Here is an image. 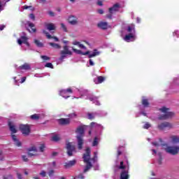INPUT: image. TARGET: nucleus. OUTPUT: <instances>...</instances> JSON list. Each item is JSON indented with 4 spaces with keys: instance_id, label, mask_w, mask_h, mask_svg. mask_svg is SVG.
I'll list each match as a JSON object with an SVG mask.
<instances>
[{
    "instance_id": "obj_48",
    "label": "nucleus",
    "mask_w": 179,
    "mask_h": 179,
    "mask_svg": "<svg viewBox=\"0 0 179 179\" xmlns=\"http://www.w3.org/2000/svg\"><path fill=\"white\" fill-rule=\"evenodd\" d=\"M75 178L76 179H85V176H83V174H80L78 176H76Z\"/></svg>"
},
{
    "instance_id": "obj_54",
    "label": "nucleus",
    "mask_w": 179,
    "mask_h": 179,
    "mask_svg": "<svg viewBox=\"0 0 179 179\" xmlns=\"http://www.w3.org/2000/svg\"><path fill=\"white\" fill-rule=\"evenodd\" d=\"M158 155L159 156V164H162V160H163V158L162 157V153L159 152Z\"/></svg>"
},
{
    "instance_id": "obj_43",
    "label": "nucleus",
    "mask_w": 179,
    "mask_h": 179,
    "mask_svg": "<svg viewBox=\"0 0 179 179\" xmlns=\"http://www.w3.org/2000/svg\"><path fill=\"white\" fill-rule=\"evenodd\" d=\"M150 127H152V125H150V124L149 122H146L144 124L143 128H144V129H149V128H150Z\"/></svg>"
},
{
    "instance_id": "obj_27",
    "label": "nucleus",
    "mask_w": 179,
    "mask_h": 179,
    "mask_svg": "<svg viewBox=\"0 0 179 179\" xmlns=\"http://www.w3.org/2000/svg\"><path fill=\"white\" fill-rule=\"evenodd\" d=\"M60 96L62 97H64V99H68V90H62L59 92Z\"/></svg>"
},
{
    "instance_id": "obj_2",
    "label": "nucleus",
    "mask_w": 179,
    "mask_h": 179,
    "mask_svg": "<svg viewBox=\"0 0 179 179\" xmlns=\"http://www.w3.org/2000/svg\"><path fill=\"white\" fill-rule=\"evenodd\" d=\"M91 153H92V151L90 150V148H87L85 150V153L83 154V162H84V163H86V166L84 169V173H87V171H89V170H90V169H92V167H93L92 162H90Z\"/></svg>"
},
{
    "instance_id": "obj_57",
    "label": "nucleus",
    "mask_w": 179,
    "mask_h": 179,
    "mask_svg": "<svg viewBox=\"0 0 179 179\" xmlns=\"http://www.w3.org/2000/svg\"><path fill=\"white\" fill-rule=\"evenodd\" d=\"M98 13H99V15H103V13H104V10H103V9H99L97 10Z\"/></svg>"
},
{
    "instance_id": "obj_41",
    "label": "nucleus",
    "mask_w": 179,
    "mask_h": 179,
    "mask_svg": "<svg viewBox=\"0 0 179 179\" xmlns=\"http://www.w3.org/2000/svg\"><path fill=\"white\" fill-rule=\"evenodd\" d=\"M45 149V144H41V145L39 147L40 152H41L43 153L44 152Z\"/></svg>"
},
{
    "instance_id": "obj_46",
    "label": "nucleus",
    "mask_w": 179,
    "mask_h": 179,
    "mask_svg": "<svg viewBox=\"0 0 179 179\" xmlns=\"http://www.w3.org/2000/svg\"><path fill=\"white\" fill-rule=\"evenodd\" d=\"M45 66H46V68H51L52 69L54 68V66H52V63H47Z\"/></svg>"
},
{
    "instance_id": "obj_40",
    "label": "nucleus",
    "mask_w": 179,
    "mask_h": 179,
    "mask_svg": "<svg viewBox=\"0 0 179 179\" xmlns=\"http://www.w3.org/2000/svg\"><path fill=\"white\" fill-rule=\"evenodd\" d=\"M59 136L58 135H55L52 137V141L53 142H58L59 141Z\"/></svg>"
},
{
    "instance_id": "obj_22",
    "label": "nucleus",
    "mask_w": 179,
    "mask_h": 179,
    "mask_svg": "<svg viewBox=\"0 0 179 179\" xmlns=\"http://www.w3.org/2000/svg\"><path fill=\"white\" fill-rule=\"evenodd\" d=\"M73 51L76 52V54H78L79 55H88L90 53V51H87L85 52H82L80 50L73 48Z\"/></svg>"
},
{
    "instance_id": "obj_60",
    "label": "nucleus",
    "mask_w": 179,
    "mask_h": 179,
    "mask_svg": "<svg viewBox=\"0 0 179 179\" xmlns=\"http://www.w3.org/2000/svg\"><path fill=\"white\" fill-rule=\"evenodd\" d=\"M48 15H50V16H55L54 12L52 11H49Z\"/></svg>"
},
{
    "instance_id": "obj_36",
    "label": "nucleus",
    "mask_w": 179,
    "mask_h": 179,
    "mask_svg": "<svg viewBox=\"0 0 179 179\" xmlns=\"http://www.w3.org/2000/svg\"><path fill=\"white\" fill-rule=\"evenodd\" d=\"M49 45H50L51 47H53V48H56L57 50H60V48H61V45H59L57 43H50Z\"/></svg>"
},
{
    "instance_id": "obj_13",
    "label": "nucleus",
    "mask_w": 179,
    "mask_h": 179,
    "mask_svg": "<svg viewBox=\"0 0 179 179\" xmlns=\"http://www.w3.org/2000/svg\"><path fill=\"white\" fill-rule=\"evenodd\" d=\"M75 150V145H72L71 143H68V156H73V153Z\"/></svg>"
},
{
    "instance_id": "obj_37",
    "label": "nucleus",
    "mask_w": 179,
    "mask_h": 179,
    "mask_svg": "<svg viewBox=\"0 0 179 179\" xmlns=\"http://www.w3.org/2000/svg\"><path fill=\"white\" fill-rule=\"evenodd\" d=\"M31 120H34L35 121H37L38 120H40V116L37 114H34L30 116Z\"/></svg>"
},
{
    "instance_id": "obj_52",
    "label": "nucleus",
    "mask_w": 179,
    "mask_h": 179,
    "mask_svg": "<svg viewBox=\"0 0 179 179\" xmlns=\"http://www.w3.org/2000/svg\"><path fill=\"white\" fill-rule=\"evenodd\" d=\"M98 124H97V123H96V122H91V124H90V127L91 128H93L94 127H96V126H97Z\"/></svg>"
},
{
    "instance_id": "obj_59",
    "label": "nucleus",
    "mask_w": 179,
    "mask_h": 179,
    "mask_svg": "<svg viewBox=\"0 0 179 179\" xmlns=\"http://www.w3.org/2000/svg\"><path fill=\"white\" fill-rule=\"evenodd\" d=\"M24 82H26V77H23L22 78V80H21L20 83H24Z\"/></svg>"
},
{
    "instance_id": "obj_11",
    "label": "nucleus",
    "mask_w": 179,
    "mask_h": 179,
    "mask_svg": "<svg viewBox=\"0 0 179 179\" xmlns=\"http://www.w3.org/2000/svg\"><path fill=\"white\" fill-rule=\"evenodd\" d=\"M77 92H79V90H78L75 87H71L68 89V98L71 97L72 99H75V96H72V94H75Z\"/></svg>"
},
{
    "instance_id": "obj_20",
    "label": "nucleus",
    "mask_w": 179,
    "mask_h": 179,
    "mask_svg": "<svg viewBox=\"0 0 179 179\" xmlns=\"http://www.w3.org/2000/svg\"><path fill=\"white\" fill-rule=\"evenodd\" d=\"M105 78L103 76H99L96 78H94V82L96 85H99L100 83H103L104 82Z\"/></svg>"
},
{
    "instance_id": "obj_8",
    "label": "nucleus",
    "mask_w": 179,
    "mask_h": 179,
    "mask_svg": "<svg viewBox=\"0 0 179 179\" xmlns=\"http://www.w3.org/2000/svg\"><path fill=\"white\" fill-rule=\"evenodd\" d=\"M62 42L64 43V44H66V45L64 46V50L61 51L62 56H61L60 59H64V58H65V57H66V55H68V45H66L68 41L65 39H62Z\"/></svg>"
},
{
    "instance_id": "obj_1",
    "label": "nucleus",
    "mask_w": 179,
    "mask_h": 179,
    "mask_svg": "<svg viewBox=\"0 0 179 179\" xmlns=\"http://www.w3.org/2000/svg\"><path fill=\"white\" fill-rule=\"evenodd\" d=\"M86 127L87 126H79L76 129V134H78L76 136L78 150H82L83 149V143H85L83 136H85V129H86Z\"/></svg>"
},
{
    "instance_id": "obj_42",
    "label": "nucleus",
    "mask_w": 179,
    "mask_h": 179,
    "mask_svg": "<svg viewBox=\"0 0 179 179\" xmlns=\"http://www.w3.org/2000/svg\"><path fill=\"white\" fill-rule=\"evenodd\" d=\"M34 43L37 45V47H43V43L41 42H40V41L35 40Z\"/></svg>"
},
{
    "instance_id": "obj_55",
    "label": "nucleus",
    "mask_w": 179,
    "mask_h": 179,
    "mask_svg": "<svg viewBox=\"0 0 179 179\" xmlns=\"http://www.w3.org/2000/svg\"><path fill=\"white\" fill-rule=\"evenodd\" d=\"M39 174L42 177H45V176H46V173L44 171H42Z\"/></svg>"
},
{
    "instance_id": "obj_39",
    "label": "nucleus",
    "mask_w": 179,
    "mask_h": 179,
    "mask_svg": "<svg viewBox=\"0 0 179 179\" xmlns=\"http://www.w3.org/2000/svg\"><path fill=\"white\" fill-rule=\"evenodd\" d=\"M99 145V138L94 137L92 142V146H97Z\"/></svg>"
},
{
    "instance_id": "obj_56",
    "label": "nucleus",
    "mask_w": 179,
    "mask_h": 179,
    "mask_svg": "<svg viewBox=\"0 0 179 179\" xmlns=\"http://www.w3.org/2000/svg\"><path fill=\"white\" fill-rule=\"evenodd\" d=\"M29 18H30L31 20H34V19H36V17L34 16V14H30V15H29Z\"/></svg>"
},
{
    "instance_id": "obj_64",
    "label": "nucleus",
    "mask_w": 179,
    "mask_h": 179,
    "mask_svg": "<svg viewBox=\"0 0 179 179\" xmlns=\"http://www.w3.org/2000/svg\"><path fill=\"white\" fill-rule=\"evenodd\" d=\"M137 23H141V19L139 17L136 18Z\"/></svg>"
},
{
    "instance_id": "obj_7",
    "label": "nucleus",
    "mask_w": 179,
    "mask_h": 179,
    "mask_svg": "<svg viewBox=\"0 0 179 179\" xmlns=\"http://www.w3.org/2000/svg\"><path fill=\"white\" fill-rule=\"evenodd\" d=\"M157 128L159 131H164V129H171V128H173V125L169 122H164L159 124Z\"/></svg>"
},
{
    "instance_id": "obj_53",
    "label": "nucleus",
    "mask_w": 179,
    "mask_h": 179,
    "mask_svg": "<svg viewBox=\"0 0 179 179\" xmlns=\"http://www.w3.org/2000/svg\"><path fill=\"white\" fill-rule=\"evenodd\" d=\"M22 160L24 162H29V159H27V157L26 155H22Z\"/></svg>"
},
{
    "instance_id": "obj_50",
    "label": "nucleus",
    "mask_w": 179,
    "mask_h": 179,
    "mask_svg": "<svg viewBox=\"0 0 179 179\" xmlns=\"http://www.w3.org/2000/svg\"><path fill=\"white\" fill-rule=\"evenodd\" d=\"M173 36H176L177 37H179V31H178V30H176V31L173 33Z\"/></svg>"
},
{
    "instance_id": "obj_33",
    "label": "nucleus",
    "mask_w": 179,
    "mask_h": 179,
    "mask_svg": "<svg viewBox=\"0 0 179 179\" xmlns=\"http://www.w3.org/2000/svg\"><path fill=\"white\" fill-rule=\"evenodd\" d=\"M173 143H179V136H171Z\"/></svg>"
},
{
    "instance_id": "obj_26",
    "label": "nucleus",
    "mask_w": 179,
    "mask_h": 179,
    "mask_svg": "<svg viewBox=\"0 0 179 179\" xmlns=\"http://www.w3.org/2000/svg\"><path fill=\"white\" fill-rule=\"evenodd\" d=\"M57 122L59 125H66L68 124V119L61 118L57 120Z\"/></svg>"
},
{
    "instance_id": "obj_32",
    "label": "nucleus",
    "mask_w": 179,
    "mask_h": 179,
    "mask_svg": "<svg viewBox=\"0 0 179 179\" xmlns=\"http://www.w3.org/2000/svg\"><path fill=\"white\" fill-rule=\"evenodd\" d=\"M43 33H44V34L46 35L47 38H54V40L55 41H59V39H58V38L57 36L52 37V36H51V35H50V34H48V32H47L45 31H43Z\"/></svg>"
},
{
    "instance_id": "obj_16",
    "label": "nucleus",
    "mask_w": 179,
    "mask_h": 179,
    "mask_svg": "<svg viewBox=\"0 0 179 179\" xmlns=\"http://www.w3.org/2000/svg\"><path fill=\"white\" fill-rule=\"evenodd\" d=\"M97 27L102 30H107V29H108V22H100L97 24Z\"/></svg>"
},
{
    "instance_id": "obj_19",
    "label": "nucleus",
    "mask_w": 179,
    "mask_h": 179,
    "mask_svg": "<svg viewBox=\"0 0 179 179\" xmlns=\"http://www.w3.org/2000/svg\"><path fill=\"white\" fill-rule=\"evenodd\" d=\"M25 24L26 26H29V27L31 29V31L29 29V33H36V28H33L34 27V24H33V22H30V21H27Z\"/></svg>"
},
{
    "instance_id": "obj_25",
    "label": "nucleus",
    "mask_w": 179,
    "mask_h": 179,
    "mask_svg": "<svg viewBox=\"0 0 179 179\" xmlns=\"http://www.w3.org/2000/svg\"><path fill=\"white\" fill-rule=\"evenodd\" d=\"M72 44L73 45H78L80 48H83V50H86V46H85L83 44H80V42L78 41H73Z\"/></svg>"
},
{
    "instance_id": "obj_23",
    "label": "nucleus",
    "mask_w": 179,
    "mask_h": 179,
    "mask_svg": "<svg viewBox=\"0 0 179 179\" xmlns=\"http://www.w3.org/2000/svg\"><path fill=\"white\" fill-rule=\"evenodd\" d=\"M8 127L12 134H16V132H17V130L16 129L15 125L12 124V122H8Z\"/></svg>"
},
{
    "instance_id": "obj_17",
    "label": "nucleus",
    "mask_w": 179,
    "mask_h": 179,
    "mask_svg": "<svg viewBox=\"0 0 179 179\" xmlns=\"http://www.w3.org/2000/svg\"><path fill=\"white\" fill-rule=\"evenodd\" d=\"M120 179H129V172L128 170H122L121 171Z\"/></svg>"
},
{
    "instance_id": "obj_5",
    "label": "nucleus",
    "mask_w": 179,
    "mask_h": 179,
    "mask_svg": "<svg viewBox=\"0 0 179 179\" xmlns=\"http://www.w3.org/2000/svg\"><path fill=\"white\" fill-rule=\"evenodd\" d=\"M20 131H21L22 135L24 136H29L30 132H31V125L29 124H20Z\"/></svg>"
},
{
    "instance_id": "obj_12",
    "label": "nucleus",
    "mask_w": 179,
    "mask_h": 179,
    "mask_svg": "<svg viewBox=\"0 0 179 179\" xmlns=\"http://www.w3.org/2000/svg\"><path fill=\"white\" fill-rule=\"evenodd\" d=\"M68 22L72 26H76V24H78V17L73 15H71L69 17Z\"/></svg>"
},
{
    "instance_id": "obj_38",
    "label": "nucleus",
    "mask_w": 179,
    "mask_h": 179,
    "mask_svg": "<svg viewBox=\"0 0 179 179\" xmlns=\"http://www.w3.org/2000/svg\"><path fill=\"white\" fill-rule=\"evenodd\" d=\"M119 170H125L127 169V166L124 165V161L120 162V164L118 166Z\"/></svg>"
},
{
    "instance_id": "obj_45",
    "label": "nucleus",
    "mask_w": 179,
    "mask_h": 179,
    "mask_svg": "<svg viewBox=\"0 0 179 179\" xmlns=\"http://www.w3.org/2000/svg\"><path fill=\"white\" fill-rule=\"evenodd\" d=\"M87 116L89 120H94V115L93 113H88Z\"/></svg>"
},
{
    "instance_id": "obj_3",
    "label": "nucleus",
    "mask_w": 179,
    "mask_h": 179,
    "mask_svg": "<svg viewBox=\"0 0 179 179\" xmlns=\"http://www.w3.org/2000/svg\"><path fill=\"white\" fill-rule=\"evenodd\" d=\"M80 98L84 99L85 96H86V99H88L90 101H92L94 104L96 106H100V101L98 100L97 96H94V95H87V91L84 90L82 92H80Z\"/></svg>"
},
{
    "instance_id": "obj_21",
    "label": "nucleus",
    "mask_w": 179,
    "mask_h": 179,
    "mask_svg": "<svg viewBox=\"0 0 179 179\" xmlns=\"http://www.w3.org/2000/svg\"><path fill=\"white\" fill-rule=\"evenodd\" d=\"M20 71H29L30 70V64L25 63L18 69Z\"/></svg>"
},
{
    "instance_id": "obj_35",
    "label": "nucleus",
    "mask_w": 179,
    "mask_h": 179,
    "mask_svg": "<svg viewBox=\"0 0 179 179\" xmlns=\"http://www.w3.org/2000/svg\"><path fill=\"white\" fill-rule=\"evenodd\" d=\"M75 164H76V159L69 161L68 167H73V166H75Z\"/></svg>"
},
{
    "instance_id": "obj_9",
    "label": "nucleus",
    "mask_w": 179,
    "mask_h": 179,
    "mask_svg": "<svg viewBox=\"0 0 179 179\" xmlns=\"http://www.w3.org/2000/svg\"><path fill=\"white\" fill-rule=\"evenodd\" d=\"M27 40L28 38L24 34V36H21L20 38L17 40V43L20 45H22V44H25L27 48H29V47H30V44L29 43V42H27Z\"/></svg>"
},
{
    "instance_id": "obj_15",
    "label": "nucleus",
    "mask_w": 179,
    "mask_h": 179,
    "mask_svg": "<svg viewBox=\"0 0 179 179\" xmlns=\"http://www.w3.org/2000/svg\"><path fill=\"white\" fill-rule=\"evenodd\" d=\"M174 113H166L164 115L159 117V120H168V118H173Z\"/></svg>"
},
{
    "instance_id": "obj_10",
    "label": "nucleus",
    "mask_w": 179,
    "mask_h": 179,
    "mask_svg": "<svg viewBox=\"0 0 179 179\" xmlns=\"http://www.w3.org/2000/svg\"><path fill=\"white\" fill-rule=\"evenodd\" d=\"M136 39V36L134 33H130L126 35L123 38V40H124V41H127V43H131V41H135Z\"/></svg>"
},
{
    "instance_id": "obj_47",
    "label": "nucleus",
    "mask_w": 179,
    "mask_h": 179,
    "mask_svg": "<svg viewBox=\"0 0 179 179\" xmlns=\"http://www.w3.org/2000/svg\"><path fill=\"white\" fill-rule=\"evenodd\" d=\"M41 58H42V59H43L44 61H50V57H48V56L42 55L41 56Z\"/></svg>"
},
{
    "instance_id": "obj_63",
    "label": "nucleus",
    "mask_w": 179,
    "mask_h": 179,
    "mask_svg": "<svg viewBox=\"0 0 179 179\" xmlns=\"http://www.w3.org/2000/svg\"><path fill=\"white\" fill-rule=\"evenodd\" d=\"M3 179H12V176H9L8 177H4Z\"/></svg>"
},
{
    "instance_id": "obj_58",
    "label": "nucleus",
    "mask_w": 179,
    "mask_h": 179,
    "mask_svg": "<svg viewBox=\"0 0 179 179\" xmlns=\"http://www.w3.org/2000/svg\"><path fill=\"white\" fill-rule=\"evenodd\" d=\"M90 65H91V66H94V62H93V60L90 59Z\"/></svg>"
},
{
    "instance_id": "obj_61",
    "label": "nucleus",
    "mask_w": 179,
    "mask_h": 179,
    "mask_svg": "<svg viewBox=\"0 0 179 179\" xmlns=\"http://www.w3.org/2000/svg\"><path fill=\"white\" fill-rule=\"evenodd\" d=\"M17 176L18 179H22V174L20 173H17Z\"/></svg>"
},
{
    "instance_id": "obj_34",
    "label": "nucleus",
    "mask_w": 179,
    "mask_h": 179,
    "mask_svg": "<svg viewBox=\"0 0 179 179\" xmlns=\"http://www.w3.org/2000/svg\"><path fill=\"white\" fill-rule=\"evenodd\" d=\"M159 111H160L161 113H171V111H170V108H166L165 106L159 108Z\"/></svg>"
},
{
    "instance_id": "obj_14",
    "label": "nucleus",
    "mask_w": 179,
    "mask_h": 179,
    "mask_svg": "<svg viewBox=\"0 0 179 179\" xmlns=\"http://www.w3.org/2000/svg\"><path fill=\"white\" fill-rule=\"evenodd\" d=\"M11 137L14 142V145H15V146H17V148H22V142H20L17 139V136H16V135H15V134H12Z\"/></svg>"
},
{
    "instance_id": "obj_31",
    "label": "nucleus",
    "mask_w": 179,
    "mask_h": 179,
    "mask_svg": "<svg viewBox=\"0 0 179 179\" xmlns=\"http://www.w3.org/2000/svg\"><path fill=\"white\" fill-rule=\"evenodd\" d=\"M46 29H48L49 30V31H51L52 30H55V25L54 24H47L45 25Z\"/></svg>"
},
{
    "instance_id": "obj_51",
    "label": "nucleus",
    "mask_w": 179,
    "mask_h": 179,
    "mask_svg": "<svg viewBox=\"0 0 179 179\" xmlns=\"http://www.w3.org/2000/svg\"><path fill=\"white\" fill-rule=\"evenodd\" d=\"M54 170H50L49 172H48V176L49 177H52V176H54Z\"/></svg>"
},
{
    "instance_id": "obj_18",
    "label": "nucleus",
    "mask_w": 179,
    "mask_h": 179,
    "mask_svg": "<svg viewBox=\"0 0 179 179\" xmlns=\"http://www.w3.org/2000/svg\"><path fill=\"white\" fill-rule=\"evenodd\" d=\"M31 152H34L35 153H37V148H36V146H32L28 149V156H29V157H33V156H36V154H33Z\"/></svg>"
},
{
    "instance_id": "obj_4",
    "label": "nucleus",
    "mask_w": 179,
    "mask_h": 179,
    "mask_svg": "<svg viewBox=\"0 0 179 179\" xmlns=\"http://www.w3.org/2000/svg\"><path fill=\"white\" fill-rule=\"evenodd\" d=\"M121 6H120L119 3L114 4L113 7H110L109 8V14L106 15V17L108 19H113V15H114V13H115L116 12H118Z\"/></svg>"
},
{
    "instance_id": "obj_49",
    "label": "nucleus",
    "mask_w": 179,
    "mask_h": 179,
    "mask_svg": "<svg viewBox=\"0 0 179 179\" xmlns=\"http://www.w3.org/2000/svg\"><path fill=\"white\" fill-rule=\"evenodd\" d=\"M22 9H24V10L33 9V7L31 6H24L22 7Z\"/></svg>"
},
{
    "instance_id": "obj_62",
    "label": "nucleus",
    "mask_w": 179,
    "mask_h": 179,
    "mask_svg": "<svg viewBox=\"0 0 179 179\" xmlns=\"http://www.w3.org/2000/svg\"><path fill=\"white\" fill-rule=\"evenodd\" d=\"M3 29H5V25H0V30L2 31Z\"/></svg>"
},
{
    "instance_id": "obj_30",
    "label": "nucleus",
    "mask_w": 179,
    "mask_h": 179,
    "mask_svg": "<svg viewBox=\"0 0 179 179\" xmlns=\"http://www.w3.org/2000/svg\"><path fill=\"white\" fill-rule=\"evenodd\" d=\"M142 104L144 107H149V100L145 96L142 97Z\"/></svg>"
},
{
    "instance_id": "obj_29",
    "label": "nucleus",
    "mask_w": 179,
    "mask_h": 179,
    "mask_svg": "<svg viewBox=\"0 0 179 179\" xmlns=\"http://www.w3.org/2000/svg\"><path fill=\"white\" fill-rule=\"evenodd\" d=\"M127 31L129 34L133 33L134 34H135V25L132 24L130 26H129L127 27Z\"/></svg>"
},
{
    "instance_id": "obj_44",
    "label": "nucleus",
    "mask_w": 179,
    "mask_h": 179,
    "mask_svg": "<svg viewBox=\"0 0 179 179\" xmlns=\"http://www.w3.org/2000/svg\"><path fill=\"white\" fill-rule=\"evenodd\" d=\"M94 157L93 158H91V160L92 162H96V160H97V152H94Z\"/></svg>"
},
{
    "instance_id": "obj_28",
    "label": "nucleus",
    "mask_w": 179,
    "mask_h": 179,
    "mask_svg": "<svg viewBox=\"0 0 179 179\" xmlns=\"http://www.w3.org/2000/svg\"><path fill=\"white\" fill-rule=\"evenodd\" d=\"M159 141L161 144H159L157 141L152 142V144L153 145V146H155L156 148H159V146H160V145L161 146H165V144H163V139L159 138Z\"/></svg>"
},
{
    "instance_id": "obj_24",
    "label": "nucleus",
    "mask_w": 179,
    "mask_h": 179,
    "mask_svg": "<svg viewBox=\"0 0 179 179\" xmlns=\"http://www.w3.org/2000/svg\"><path fill=\"white\" fill-rule=\"evenodd\" d=\"M99 54H101V52L95 49L94 50V52L92 53L88 54V58H93L94 57H97V55H99Z\"/></svg>"
},
{
    "instance_id": "obj_6",
    "label": "nucleus",
    "mask_w": 179,
    "mask_h": 179,
    "mask_svg": "<svg viewBox=\"0 0 179 179\" xmlns=\"http://www.w3.org/2000/svg\"><path fill=\"white\" fill-rule=\"evenodd\" d=\"M165 150L166 153H169V155L176 156V155H178L179 146H168Z\"/></svg>"
}]
</instances>
